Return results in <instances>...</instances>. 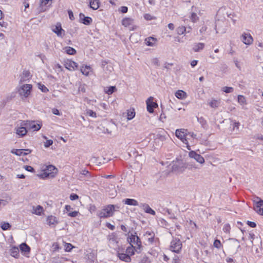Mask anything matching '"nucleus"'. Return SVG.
<instances>
[{"mask_svg": "<svg viewBox=\"0 0 263 263\" xmlns=\"http://www.w3.org/2000/svg\"><path fill=\"white\" fill-rule=\"evenodd\" d=\"M135 248L133 245L128 247L126 250L122 247H119L117 249V256L122 261L126 262H130L131 256L135 254Z\"/></svg>", "mask_w": 263, "mask_h": 263, "instance_id": "nucleus-1", "label": "nucleus"}, {"mask_svg": "<svg viewBox=\"0 0 263 263\" xmlns=\"http://www.w3.org/2000/svg\"><path fill=\"white\" fill-rule=\"evenodd\" d=\"M119 206L113 204H108L103 206V209L99 211L97 216L100 218H107L113 216L115 211L119 210Z\"/></svg>", "mask_w": 263, "mask_h": 263, "instance_id": "nucleus-2", "label": "nucleus"}, {"mask_svg": "<svg viewBox=\"0 0 263 263\" xmlns=\"http://www.w3.org/2000/svg\"><path fill=\"white\" fill-rule=\"evenodd\" d=\"M58 173V169L53 165H49L47 166L44 170L43 173L39 175V176L42 179L47 178H53Z\"/></svg>", "mask_w": 263, "mask_h": 263, "instance_id": "nucleus-3", "label": "nucleus"}, {"mask_svg": "<svg viewBox=\"0 0 263 263\" xmlns=\"http://www.w3.org/2000/svg\"><path fill=\"white\" fill-rule=\"evenodd\" d=\"M135 234H130L127 237V241L130 243V246L133 245L132 243H134L136 246L134 247L135 248V251L140 250L142 247V242L139 237Z\"/></svg>", "mask_w": 263, "mask_h": 263, "instance_id": "nucleus-4", "label": "nucleus"}, {"mask_svg": "<svg viewBox=\"0 0 263 263\" xmlns=\"http://www.w3.org/2000/svg\"><path fill=\"white\" fill-rule=\"evenodd\" d=\"M182 244L180 239L174 238L171 242L170 250L172 252L179 253L181 250Z\"/></svg>", "mask_w": 263, "mask_h": 263, "instance_id": "nucleus-5", "label": "nucleus"}, {"mask_svg": "<svg viewBox=\"0 0 263 263\" xmlns=\"http://www.w3.org/2000/svg\"><path fill=\"white\" fill-rule=\"evenodd\" d=\"M257 199L253 201V209L258 214L263 216V200L259 197Z\"/></svg>", "mask_w": 263, "mask_h": 263, "instance_id": "nucleus-6", "label": "nucleus"}, {"mask_svg": "<svg viewBox=\"0 0 263 263\" xmlns=\"http://www.w3.org/2000/svg\"><path fill=\"white\" fill-rule=\"evenodd\" d=\"M32 85L24 84L19 89L18 92L21 96L26 98L30 95L32 90Z\"/></svg>", "mask_w": 263, "mask_h": 263, "instance_id": "nucleus-7", "label": "nucleus"}, {"mask_svg": "<svg viewBox=\"0 0 263 263\" xmlns=\"http://www.w3.org/2000/svg\"><path fill=\"white\" fill-rule=\"evenodd\" d=\"M187 129L181 128L177 129L175 132L176 136L184 144L187 143V140L186 139V136L187 135Z\"/></svg>", "mask_w": 263, "mask_h": 263, "instance_id": "nucleus-8", "label": "nucleus"}, {"mask_svg": "<svg viewBox=\"0 0 263 263\" xmlns=\"http://www.w3.org/2000/svg\"><path fill=\"white\" fill-rule=\"evenodd\" d=\"M24 124L26 123L25 121H23L21 123L20 126L17 125L15 128L16 134L21 137L25 136L28 131L27 126Z\"/></svg>", "mask_w": 263, "mask_h": 263, "instance_id": "nucleus-9", "label": "nucleus"}, {"mask_svg": "<svg viewBox=\"0 0 263 263\" xmlns=\"http://www.w3.org/2000/svg\"><path fill=\"white\" fill-rule=\"evenodd\" d=\"M134 20L130 17H124L122 20V25L125 27H128L130 30H134L137 26L134 25Z\"/></svg>", "mask_w": 263, "mask_h": 263, "instance_id": "nucleus-10", "label": "nucleus"}, {"mask_svg": "<svg viewBox=\"0 0 263 263\" xmlns=\"http://www.w3.org/2000/svg\"><path fill=\"white\" fill-rule=\"evenodd\" d=\"M25 122L28 130L38 131L42 127L41 124L36 123L34 121H25Z\"/></svg>", "mask_w": 263, "mask_h": 263, "instance_id": "nucleus-11", "label": "nucleus"}, {"mask_svg": "<svg viewBox=\"0 0 263 263\" xmlns=\"http://www.w3.org/2000/svg\"><path fill=\"white\" fill-rule=\"evenodd\" d=\"M147 109L149 113L154 112V109L158 107V104L156 102H154V98L149 97L146 101Z\"/></svg>", "mask_w": 263, "mask_h": 263, "instance_id": "nucleus-12", "label": "nucleus"}, {"mask_svg": "<svg viewBox=\"0 0 263 263\" xmlns=\"http://www.w3.org/2000/svg\"><path fill=\"white\" fill-rule=\"evenodd\" d=\"M64 65L66 69L70 71L75 70L78 68V64L71 60L65 61Z\"/></svg>", "mask_w": 263, "mask_h": 263, "instance_id": "nucleus-13", "label": "nucleus"}, {"mask_svg": "<svg viewBox=\"0 0 263 263\" xmlns=\"http://www.w3.org/2000/svg\"><path fill=\"white\" fill-rule=\"evenodd\" d=\"M52 30L56 33L58 36L63 37L65 35V30L62 29L60 23H57L54 26H53Z\"/></svg>", "mask_w": 263, "mask_h": 263, "instance_id": "nucleus-14", "label": "nucleus"}, {"mask_svg": "<svg viewBox=\"0 0 263 263\" xmlns=\"http://www.w3.org/2000/svg\"><path fill=\"white\" fill-rule=\"evenodd\" d=\"M189 155L191 158H194L197 162L201 164H202L204 162V158L200 155L197 154L195 151H191L189 153Z\"/></svg>", "mask_w": 263, "mask_h": 263, "instance_id": "nucleus-15", "label": "nucleus"}, {"mask_svg": "<svg viewBox=\"0 0 263 263\" xmlns=\"http://www.w3.org/2000/svg\"><path fill=\"white\" fill-rule=\"evenodd\" d=\"M242 41L246 45H250L253 42V39L250 33L244 32L241 36Z\"/></svg>", "mask_w": 263, "mask_h": 263, "instance_id": "nucleus-16", "label": "nucleus"}, {"mask_svg": "<svg viewBox=\"0 0 263 263\" xmlns=\"http://www.w3.org/2000/svg\"><path fill=\"white\" fill-rule=\"evenodd\" d=\"M144 236L147 237L148 241L150 244L153 243L158 240V238L155 237V234L153 232L147 231Z\"/></svg>", "mask_w": 263, "mask_h": 263, "instance_id": "nucleus-17", "label": "nucleus"}, {"mask_svg": "<svg viewBox=\"0 0 263 263\" xmlns=\"http://www.w3.org/2000/svg\"><path fill=\"white\" fill-rule=\"evenodd\" d=\"M79 16L80 22L86 25H90L92 22V20L90 17L85 16L83 13H81Z\"/></svg>", "mask_w": 263, "mask_h": 263, "instance_id": "nucleus-18", "label": "nucleus"}, {"mask_svg": "<svg viewBox=\"0 0 263 263\" xmlns=\"http://www.w3.org/2000/svg\"><path fill=\"white\" fill-rule=\"evenodd\" d=\"M140 207L142 208L144 211L148 214H150L152 215H155L156 212L154 210H153L148 204L146 203H141L140 204Z\"/></svg>", "mask_w": 263, "mask_h": 263, "instance_id": "nucleus-19", "label": "nucleus"}, {"mask_svg": "<svg viewBox=\"0 0 263 263\" xmlns=\"http://www.w3.org/2000/svg\"><path fill=\"white\" fill-rule=\"evenodd\" d=\"M44 210L41 205L33 206L32 207V213L41 216L44 213Z\"/></svg>", "mask_w": 263, "mask_h": 263, "instance_id": "nucleus-20", "label": "nucleus"}, {"mask_svg": "<svg viewBox=\"0 0 263 263\" xmlns=\"http://www.w3.org/2000/svg\"><path fill=\"white\" fill-rule=\"evenodd\" d=\"M145 43L148 46H154L157 42V39L155 37L149 36L145 39Z\"/></svg>", "mask_w": 263, "mask_h": 263, "instance_id": "nucleus-21", "label": "nucleus"}, {"mask_svg": "<svg viewBox=\"0 0 263 263\" xmlns=\"http://www.w3.org/2000/svg\"><path fill=\"white\" fill-rule=\"evenodd\" d=\"M108 239L109 240V242L110 244L118 243V237L115 233H112L109 234L108 236Z\"/></svg>", "mask_w": 263, "mask_h": 263, "instance_id": "nucleus-22", "label": "nucleus"}, {"mask_svg": "<svg viewBox=\"0 0 263 263\" xmlns=\"http://www.w3.org/2000/svg\"><path fill=\"white\" fill-rule=\"evenodd\" d=\"M89 5L93 10H97L100 7L99 0H89Z\"/></svg>", "mask_w": 263, "mask_h": 263, "instance_id": "nucleus-23", "label": "nucleus"}, {"mask_svg": "<svg viewBox=\"0 0 263 263\" xmlns=\"http://www.w3.org/2000/svg\"><path fill=\"white\" fill-rule=\"evenodd\" d=\"M123 202L124 204L129 205L137 206L139 205L138 202L134 199L127 198L124 199Z\"/></svg>", "mask_w": 263, "mask_h": 263, "instance_id": "nucleus-24", "label": "nucleus"}, {"mask_svg": "<svg viewBox=\"0 0 263 263\" xmlns=\"http://www.w3.org/2000/svg\"><path fill=\"white\" fill-rule=\"evenodd\" d=\"M175 96L179 99H183L186 98V93L183 90H178L175 93Z\"/></svg>", "mask_w": 263, "mask_h": 263, "instance_id": "nucleus-25", "label": "nucleus"}, {"mask_svg": "<svg viewBox=\"0 0 263 263\" xmlns=\"http://www.w3.org/2000/svg\"><path fill=\"white\" fill-rule=\"evenodd\" d=\"M204 46H205V44L204 43H196V44H194L193 48V50L195 52H199V51L202 50L204 48Z\"/></svg>", "mask_w": 263, "mask_h": 263, "instance_id": "nucleus-26", "label": "nucleus"}, {"mask_svg": "<svg viewBox=\"0 0 263 263\" xmlns=\"http://www.w3.org/2000/svg\"><path fill=\"white\" fill-rule=\"evenodd\" d=\"M81 72L85 76H88L90 71L91 70V68L89 66L84 65L81 67Z\"/></svg>", "mask_w": 263, "mask_h": 263, "instance_id": "nucleus-27", "label": "nucleus"}, {"mask_svg": "<svg viewBox=\"0 0 263 263\" xmlns=\"http://www.w3.org/2000/svg\"><path fill=\"white\" fill-rule=\"evenodd\" d=\"M47 222L48 225H54L58 223L57 218L53 216H49L47 218Z\"/></svg>", "mask_w": 263, "mask_h": 263, "instance_id": "nucleus-28", "label": "nucleus"}, {"mask_svg": "<svg viewBox=\"0 0 263 263\" xmlns=\"http://www.w3.org/2000/svg\"><path fill=\"white\" fill-rule=\"evenodd\" d=\"M104 91L106 94L110 95L117 91V89L116 86L106 87L104 88Z\"/></svg>", "mask_w": 263, "mask_h": 263, "instance_id": "nucleus-29", "label": "nucleus"}, {"mask_svg": "<svg viewBox=\"0 0 263 263\" xmlns=\"http://www.w3.org/2000/svg\"><path fill=\"white\" fill-rule=\"evenodd\" d=\"M220 103V100L212 99L210 102H209V105L212 108H217Z\"/></svg>", "mask_w": 263, "mask_h": 263, "instance_id": "nucleus-30", "label": "nucleus"}, {"mask_svg": "<svg viewBox=\"0 0 263 263\" xmlns=\"http://www.w3.org/2000/svg\"><path fill=\"white\" fill-rule=\"evenodd\" d=\"M151 259L146 255H142L140 257L139 263H151Z\"/></svg>", "mask_w": 263, "mask_h": 263, "instance_id": "nucleus-31", "label": "nucleus"}, {"mask_svg": "<svg viewBox=\"0 0 263 263\" xmlns=\"http://www.w3.org/2000/svg\"><path fill=\"white\" fill-rule=\"evenodd\" d=\"M11 256L15 258H18L20 256L19 250L17 247H14L10 250Z\"/></svg>", "mask_w": 263, "mask_h": 263, "instance_id": "nucleus-32", "label": "nucleus"}, {"mask_svg": "<svg viewBox=\"0 0 263 263\" xmlns=\"http://www.w3.org/2000/svg\"><path fill=\"white\" fill-rule=\"evenodd\" d=\"M65 52L69 55H74L76 54V50L71 47H66L64 48Z\"/></svg>", "mask_w": 263, "mask_h": 263, "instance_id": "nucleus-33", "label": "nucleus"}, {"mask_svg": "<svg viewBox=\"0 0 263 263\" xmlns=\"http://www.w3.org/2000/svg\"><path fill=\"white\" fill-rule=\"evenodd\" d=\"M20 247L22 252L29 253L30 251V247L25 243H22Z\"/></svg>", "mask_w": 263, "mask_h": 263, "instance_id": "nucleus-34", "label": "nucleus"}, {"mask_svg": "<svg viewBox=\"0 0 263 263\" xmlns=\"http://www.w3.org/2000/svg\"><path fill=\"white\" fill-rule=\"evenodd\" d=\"M135 116V111L134 108L130 109L127 110V118L128 120H131Z\"/></svg>", "mask_w": 263, "mask_h": 263, "instance_id": "nucleus-35", "label": "nucleus"}, {"mask_svg": "<svg viewBox=\"0 0 263 263\" xmlns=\"http://www.w3.org/2000/svg\"><path fill=\"white\" fill-rule=\"evenodd\" d=\"M197 120H198V121L200 123V124L201 125L202 127H203V128L207 127L208 124H207L206 121L203 117H201L198 118Z\"/></svg>", "mask_w": 263, "mask_h": 263, "instance_id": "nucleus-36", "label": "nucleus"}, {"mask_svg": "<svg viewBox=\"0 0 263 263\" xmlns=\"http://www.w3.org/2000/svg\"><path fill=\"white\" fill-rule=\"evenodd\" d=\"M176 31L178 34L181 35L184 34L186 31V28L183 26H181L177 28Z\"/></svg>", "mask_w": 263, "mask_h": 263, "instance_id": "nucleus-37", "label": "nucleus"}, {"mask_svg": "<svg viewBox=\"0 0 263 263\" xmlns=\"http://www.w3.org/2000/svg\"><path fill=\"white\" fill-rule=\"evenodd\" d=\"M30 77V72L29 70H24L22 73L21 81H24L25 79H29Z\"/></svg>", "mask_w": 263, "mask_h": 263, "instance_id": "nucleus-38", "label": "nucleus"}, {"mask_svg": "<svg viewBox=\"0 0 263 263\" xmlns=\"http://www.w3.org/2000/svg\"><path fill=\"white\" fill-rule=\"evenodd\" d=\"M238 102L242 105L247 104L246 98L242 95L238 96Z\"/></svg>", "mask_w": 263, "mask_h": 263, "instance_id": "nucleus-39", "label": "nucleus"}, {"mask_svg": "<svg viewBox=\"0 0 263 263\" xmlns=\"http://www.w3.org/2000/svg\"><path fill=\"white\" fill-rule=\"evenodd\" d=\"M24 149H13L11 151L12 153L15 154L18 156L24 155Z\"/></svg>", "mask_w": 263, "mask_h": 263, "instance_id": "nucleus-40", "label": "nucleus"}, {"mask_svg": "<svg viewBox=\"0 0 263 263\" xmlns=\"http://www.w3.org/2000/svg\"><path fill=\"white\" fill-rule=\"evenodd\" d=\"M86 114L90 117L96 118L97 114L91 109H87L86 110Z\"/></svg>", "mask_w": 263, "mask_h": 263, "instance_id": "nucleus-41", "label": "nucleus"}, {"mask_svg": "<svg viewBox=\"0 0 263 263\" xmlns=\"http://www.w3.org/2000/svg\"><path fill=\"white\" fill-rule=\"evenodd\" d=\"M222 91L226 93H231L234 91V88L232 87L225 86L222 88Z\"/></svg>", "mask_w": 263, "mask_h": 263, "instance_id": "nucleus-42", "label": "nucleus"}, {"mask_svg": "<svg viewBox=\"0 0 263 263\" xmlns=\"http://www.w3.org/2000/svg\"><path fill=\"white\" fill-rule=\"evenodd\" d=\"M39 88L43 92H47L49 91V89L43 84L39 83Z\"/></svg>", "mask_w": 263, "mask_h": 263, "instance_id": "nucleus-43", "label": "nucleus"}, {"mask_svg": "<svg viewBox=\"0 0 263 263\" xmlns=\"http://www.w3.org/2000/svg\"><path fill=\"white\" fill-rule=\"evenodd\" d=\"M11 227L10 224L8 222H3L1 224V228L3 230H9Z\"/></svg>", "mask_w": 263, "mask_h": 263, "instance_id": "nucleus-44", "label": "nucleus"}, {"mask_svg": "<svg viewBox=\"0 0 263 263\" xmlns=\"http://www.w3.org/2000/svg\"><path fill=\"white\" fill-rule=\"evenodd\" d=\"M213 245L215 248L217 249H220L222 247V245L220 241L218 239H216L214 241Z\"/></svg>", "mask_w": 263, "mask_h": 263, "instance_id": "nucleus-45", "label": "nucleus"}, {"mask_svg": "<svg viewBox=\"0 0 263 263\" xmlns=\"http://www.w3.org/2000/svg\"><path fill=\"white\" fill-rule=\"evenodd\" d=\"M73 248V246L71 243H66L65 245V251L66 252L71 251Z\"/></svg>", "mask_w": 263, "mask_h": 263, "instance_id": "nucleus-46", "label": "nucleus"}, {"mask_svg": "<svg viewBox=\"0 0 263 263\" xmlns=\"http://www.w3.org/2000/svg\"><path fill=\"white\" fill-rule=\"evenodd\" d=\"M230 230H231V227H230V225L229 224H226L224 226V227H223V231L225 233H230Z\"/></svg>", "mask_w": 263, "mask_h": 263, "instance_id": "nucleus-47", "label": "nucleus"}, {"mask_svg": "<svg viewBox=\"0 0 263 263\" xmlns=\"http://www.w3.org/2000/svg\"><path fill=\"white\" fill-rule=\"evenodd\" d=\"M52 250L54 252L59 250L60 249L59 243L58 242H54L52 244Z\"/></svg>", "mask_w": 263, "mask_h": 263, "instance_id": "nucleus-48", "label": "nucleus"}, {"mask_svg": "<svg viewBox=\"0 0 263 263\" xmlns=\"http://www.w3.org/2000/svg\"><path fill=\"white\" fill-rule=\"evenodd\" d=\"M78 214H79L78 211H73V212H69L68 213V216L71 217H75L77 216L78 215Z\"/></svg>", "mask_w": 263, "mask_h": 263, "instance_id": "nucleus-49", "label": "nucleus"}, {"mask_svg": "<svg viewBox=\"0 0 263 263\" xmlns=\"http://www.w3.org/2000/svg\"><path fill=\"white\" fill-rule=\"evenodd\" d=\"M88 210L90 213H93L97 210V207L95 204H90Z\"/></svg>", "mask_w": 263, "mask_h": 263, "instance_id": "nucleus-50", "label": "nucleus"}, {"mask_svg": "<svg viewBox=\"0 0 263 263\" xmlns=\"http://www.w3.org/2000/svg\"><path fill=\"white\" fill-rule=\"evenodd\" d=\"M54 68L55 69L57 70V71L59 72L63 71V68H62V66L59 64H55L54 66Z\"/></svg>", "mask_w": 263, "mask_h": 263, "instance_id": "nucleus-51", "label": "nucleus"}, {"mask_svg": "<svg viewBox=\"0 0 263 263\" xmlns=\"http://www.w3.org/2000/svg\"><path fill=\"white\" fill-rule=\"evenodd\" d=\"M81 174L82 175H84V176H89V177H91L90 173L88 171H87L86 170H82L81 172Z\"/></svg>", "mask_w": 263, "mask_h": 263, "instance_id": "nucleus-52", "label": "nucleus"}, {"mask_svg": "<svg viewBox=\"0 0 263 263\" xmlns=\"http://www.w3.org/2000/svg\"><path fill=\"white\" fill-rule=\"evenodd\" d=\"M53 144V141L52 140H47L44 143L45 147H49Z\"/></svg>", "mask_w": 263, "mask_h": 263, "instance_id": "nucleus-53", "label": "nucleus"}, {"mask_svg": "<svg viewBox=\"0 0 263 263\" xmlns=\"http://www.w3.org/2000/svg\"><path fill=\"white\" fill-rule=\"evenodd\" d=\"M8 202L6 200L0 199V210L1 209L8 204Z\"/></svg>", "mask_w": 263, "mask_h": 263, "instance_id": "nucleus-54", "label": "nucleus"}, {"mask_svg": "<svg viewBox=\"0 0 263 263\" xmlns=\"http://www.w3.org/2000/svg\"><path fill=\"white\" fill-rule=\"evenodd\" d=\"M119 11L122 13H125L128 11V8L126 6H122L119 8Z\"/></svg>", "mask_w": 263, "mask_h": 263, "instance_id": "nucleus-55", "label": "nucleus"}, {"mask_svg": "<svg viewBox=\"0 0 263 263\" xmlns=\"http://www.w3.org/2000/svg\"><path fill=\"white\" fill-rule=\"evenodd\" d=\"M79 198V196L78 195L76 194H72L70 195V199L71 200H74L78 199Z\"/></svg>", "mask_w": 263, "mask_h": 263, "instance_id": "nucleus-56", "label": "nucleus"}, {"mask_svg": "<svg viewBox=\"0 0 263 263\" xmlns=\"http://www.w3.org/2000/svg\"><path fill=\"white\" fill-rule=\"evenodd\" d=\"M247 224L251 228H255L256 227V224L254 222L247 221Z\"/></svg>", "mask_w": 263, "mask_h": 263, "instance_id": "nucleus-57", "label": "nucleus"}, {"mask_svg": "<svg viewBox=\"0 0 263 263\" xmlns=\"http://www.w3.org/2000/svg\"><path fill=\"white\" fill-rule=\"evenodd\" d=\"M106 226L107 228H108V229H109L111 230H114L115 229V227L109 222H107L106 223Z\"/></svg>", "mask_w": 263, "mask_h": 263, "instance_id": "nucleus-58", "label": "nucleus"}, {"mask_svg": "<svg viewBox=\"0 0 263 263\" xmlns=\"http://www.w3.org/2000/svg\"><path fill=\"white\" fill-rule=\"evenodd\" d=\"M68 15H69V18L72 21L74 19V16H73V12H72L71 10H68Z\"/></svg>", "mask_w": 263, "mask_h": 263, "instance_id": "nucleus-59", "label": "nucleus"}, {"mask_svg": "<svg viewBox=\"0 0 263 263\" xmlns=\"http://www.w3.org/2000/svg\"><path fill=\"white\" fill-rule=\"evenodd\" d=\"M25 169L27 171H28L29 172H33L34 171V168L31 166H28V165L26 166Z\"/></svg>", "mask_w": 263, "mask_h": 263, "instance_id": "nucleus-60", "label": "nucleus"}, {"mask_svg": "<svg viewBox=\"0 0 263 263\" xmlns=\"http://www.w3.org/2000/svg\"><path fill=\"white\" fill-rule=\"evenodd\" d=\"M197 17V16L196 13H193L191 15V20L193 21V22H195L196 21V18Z\"/></svg>", "mask_w": 263, "mask_h": 263, "instance_id": "nucleus-61", "label": "nucleus"}, {"mask_svg": "<svg viewBox=\"0 0 263 263\" xmlns=\"http://www.w3.org/2000/svg\"><path fill=\"white\" fill-rule=\"evenodd\" d=\"M153 63H154V65H156V66L159 65V60L157 58L153 59Z\"/></svg>", "mask_w": 263, "mask_h": 263, "instance_id": "nucleus-62", "label": "nucleus"}, {"mask_svg": "<svg viewBox=\"0 0 263 263\" xmlns=\"http://www.w3.org/2000/svg\"><path fill=\"white\" fill-rule=\"evenodd\" d=\"M52 112L54 115H60V112H59V110L58 109L53 108L52 109Z\"/></svg>", "mask_w": 263, "mask_h": 263, "instance_id": "nucleus-63", "label": "nucleus"}, {"mask_svg": "<svg viewBox=\"0 0 263 263\" xmlns=\"http://www.w3.org/2000/svg\"><path fill=\"white\" fill-rule=\"evenodd\" d=\"M144 17L146 20H151L152 19L151 16L148 14H145Z\"/></svg>", "mask_w": 263, "mask_h": 263, "instance_id": "nucleus-64", "label": "nucleus"}]
</instances>
